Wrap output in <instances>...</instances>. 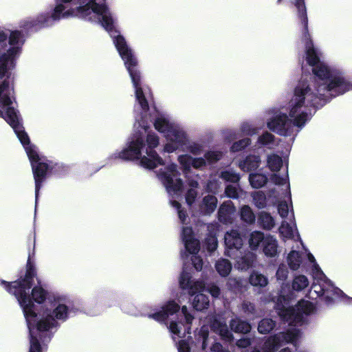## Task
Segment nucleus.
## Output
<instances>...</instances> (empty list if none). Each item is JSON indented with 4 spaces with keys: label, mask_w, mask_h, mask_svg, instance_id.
Returning <instances> with one entry per match:
<instances>
[{
    "label": "nucleus",
    "mask_w": 352,
    "mask_h": 352,
    "mask_svg": "<svg viewBox=\"0 0 352 352\" xmlns=\"http://www.w3.org/2000/svg\"><path fill=\"white\" fill-rule=\"evenodd\" d=\"M102 16L100 23L102 27L108 32H111L114 29L113 19L109 12Z\"/></svg>",
    "instance_id": "50"
},
{
    "label": "nucleus",
    "mask_w": 352,
    "mask_h": 352,
    "mask_svg": "<svg viewBox=\"0 0 352 352\" xmlns=\"http://www.w3.org/2000/svg\"><path fill=\"white\" fill-rule=\"evenodd\" d=\"M36 322H27L30 335L29 352H43L52 338L49 331H40L35 327Z\"/></svg>",
    "instance_id": "10"
},
{
    "label": "nucleus",
    "mask_w": 352,
    "mask_h": 352,
    "mask_svg": "<svg viewBox=\"0 0 352 352\" xmlns=\"http://www.w3.org/2000/svg\"><path fill=\"white\" fill-rule=\"evenodd\" d=\"M218 334L221 336V340L226 342H231L234 340V336L227 325L221 329Z\"/></svg>",
    "instance_id": "55"
},
{
    "label": "nucleus",
    "mask_w": 352,
    "mask_h": 352,
    "mask_svg": "<svg viewBox=\"0 0 352 352\" xmlns=\"http://www.w3.org/2000/svg\"><path fill=\"white\" fill-rule=\"evenodd\" d=\"M307 259L311 263L313 278V283L309 290V298L314 299L318 297H323L327 305H332L337 298L344 295L343 292L335 287L327 278L311 253L308 252Z\"/></svg>",
    "instance_id": "5"
},
{
    "label": "nucleus",
    "mask_w": 352,
    "mask_h": 352,
    "mask_svg": "<svg viewBox=\"0 0 352 352\" xmlns=\"http://www.w3.org/2000/svg\"><path fill=\"white\" fill-rule=\"evenodd\" d=\"M261 163L260 157L255 155H249L245 160L239 162L240 168L246 172L256 170Z\"/></svg>",
    "instance_id": "22"
},
{
    "label": "nucleus",
    "mask_w": 352,
    "mask_h": 352,
    "mask_svg": "<svg viewBox=\"0 0 352 352\" xmlns=\"http://www.w3.org/2000/svg\"><path fill=\"white\" fill-rule=\"evenodd\" d=\"M32 256L29 253L25 274L21 275L17 280L12 282L0 280V285L17 299L27 322H36L38 313L36 312L34 302L43 303L48 295V292L40 285L41 282L38 278L39 285L33 287L34 278L37 276V270Z\"/></svg>",
    "instance_id": "2"
},
{
    "label": "nucleus",
    "mask_w": 352,
    "mask_h": 352,
    "mask_svg": "<svg viewBox=\"0 0 352 352\" xmlns=\"http://www.w3.org/2000/svg\"><path fill=\"white\" fill-rule=\"evenodd\" d=\"M50 162V176L54 175L58 177H62L67 175L68 172V167L62 164L53 163L52 161Z\"/></svg>",
    "instance_id": "36"
},
{
    "label": "nucleus",
    "mask_w": 352,
    "mask_h": 352,
    "mask_svg": "<svg viewBox=\"0 0 352 352\" xmlns=\"http://www.w3.org/2000/svg\"><path fill=\"white\" fill-rule=\"evenodd\" d=\"M186 251L191 254H198L200 250L199 241L197 239H192L189 241H186L184 243Z\"/></svg>",
    "instance_id": "51"
},
{
    "label": "nucleus",
    "mask_w": 352,
    "mask_h": 352,
    "mask_svg": "<svg viewBox=\"0 0 352 352\" xmlns=\"http://www.w3.org/2000/svg\"><path fill=\"white\" fill-rule=\"evenodd\" d=\"M235 255V266L241 270H248L252 267L256 260V255L251 252H245L240 256H238V253Z\"/></svg>",
    "instance_id": "17"
},
{
    "label": "nucleus",
    "mask_w": 352,
    "mask_h": 352,
    "mask_svg": "<svg viewBox=\"0 0 352 352\" xmlns=\"http://www.w3.org/2000/svg\"><path fill=\"white\" fill-rule=\"evenodd\" d=\"M227 287L235 294L242 292L243 288L242 280L236 278H230L227 282Z\"/></svg>",
    "instance_id": "44"
},
{
    "label": "nucleus",
    "mask_w": 352,
    "mask_h": 352,
    "mask_svg": "<svg viewBox=\"0 0 352 352\" xmlns=\"http://www.w3.org/2000/svg\"><path fill=\"white\" fill-rule=\"evenodd\" d=\"M253 200L255 206L259 209L264 208L267 206L266 195L263 191L256 192L253 195Z\"/></svg>",
    "instance_id": "47"
},
{
    "label": "nucleus",
    "mask_w": 352,
    "mask_h": 352,
    "mask_svg": "<svg viewBox=\"0 0 352 352\" xmlns=\"http://www.w3.org/2000/svg\"><path fill=\"white\" fill-rule=\"evenodd\" d=\"M276 324V321L272 318H265L259 321L257 329L261 334H267L275 328Z\"/></svg>",
    "instance_id": "32"
},
{
    "label": "nucleus",
    "mask_w": 352,
    "mask_h": 352,
    "mask_svg": "<svg viewBox=\"0 0 352 352\" xmlns=\"http://www.w3.org/2000/svg\"><path fill=\"white\" fill-rule=\"evenodd\" d=\"M249 181L254 188H260L263 187L268 181L267 177L261 173H250Z\"/></svg>",
    "instance_id": "34"
},
{
    "label": "nucleus",
    "mask_w": 352,
    "mask_h": 352,
    "mask_svg": "<svg viewBox=\"0 0 352 352\" xmlns=\"http://www.w3.org/2000/svg\"><path fill=\"white\" fill-rule=\"evenodd\" d=\"M31 166L35 182V198L36 202L43 183L50 176V162L48 160L47 162L41 160L31 165Z\"/></svg>",
    "instance_id": "12"
},
{
    "label": "nucleus",
    "mask_w": 352,
    "mask_h": 352,
    "mask_svg": "<svg viewBox=\"0 0 352 352\" xmlns=\"http://www.w3.org/2000/svg\"><path fill=\"white\" fill-rule=\"evenodd\" d=\"M179 287L183 290L187 289L190 296L203 288V283L200 281L193 282L189 272L183 271L179 277Z\"/></svg>",
    "instance_id": "16"
},
{
    "label": "nucleus",
    "mask_w": 352,
    "mask_h": 352,
    "mask_svg": "<svg viewBox=\"0 0 352 352\" xmlns=\"http://www.w3.org/2000/svg\"><path fill=\"white\" fill-rule=\"evenodd\" d=\"M204 157L209 164H214L223 157V153L220 151H208L205 153Z\"/></svg>",
    "instance_id": "45"
},
{
    "label": "nucleus",
    "mask_w": 352,
    "mask_h": 352,
    "mask_svg": "<svg viewBox=\"0 0 352 352\" xmlns=\"http://www.w3.org/2000/svg\"><path fill=\"white\" fill-rule=\"evenodd\" d=\"M249 282L252 286L264 287L268 284V279L263 274L253 271L249 277Z\"/></svg>",
    "instance_id": "33"
},
{
    "label": "nucleus",
    "mask_w": 352,
    "mask_h": 352,
    "mask_svg": "<svg viewBox=\"0 0 352 352\" xmlns=\"http://www.w3.org/2000/svg\"><path fill=\"white\" fill-rule=\"evenodd\" d=\"M230 328L232 331L236 333L248 334L251 331L252 325L246 320L236 317L232 318L229 322Z\"/></svg>",
    "instance_id": "18"
},
{
    "label": "nucleus",
    "mask_w": 352,
    "mask_h": 352,
    "mask_svg": "<svg viewBox=\"0 0 352 352\" xmlns=\"http://www.w3.org/2000/svg\"><path fill=\"white\" fill-rule=\"evenodd\" d=\"M286 114L276 116L267 122V127L272 131H281L280 135H286Z\"/></svg>",
    "instance_id": "20"
},
{
    "label": "nucleus",
    "mask_w": 352,
    "mask_h": 352,
    "mask_svg": "<svg viewBox=\"0 0 352 352\" xmlns=\"http://www.w3.org/2000/svg\"><path fill=\"white\" fill-rule=\"evenodd\" d=\"M226 245L225 255L235 258L236 253H241L240 250L243 245V239L241 233L237 230H232L227 232L224 236Z\"/></svg>",
    "instance_id": "11"
},
{
    "label": "nucleus",
    "mask_w": 352,
    "mask_h": 352,
    "mask_svg": "<svg viewBox=\"0 0 352 352\" xmlns=\"http://www.w3.org/2000/svg\"><path fill=\"white\" fill-rule=\"evenodd\" d=\"M191 162H192V166L196 169L201 168L206 166V161L205 160V157L204 158H203V157L193 158L192 157Z\"/></svg>",
    "instance_id": "61"
},
{
    "label": "nucleus",
    "mask_w": 352,
    "mask_h": 352,
    "mask_svg": "<svg viewBox=\"0 0 352 352\" xmlns=\"http://www.w3.org/2000/svg\"><path fill=\"white\" fill-rule=\"evenodd\" d=\"M13 129L23 147H25L31 144L30 138L28 133L25 131L24 127L22 124L14 127Z\"/></svg>",
    "instance_id": "42"
},
{
    "label": "nucleus",
    "mask_w": 352,
    "mask_h": 352,
    "mask_svg": "<svg viewBox=\"0 0 352 352\" xmlns=\"http://www.w3.org/2000/svg\"><path fill=\"white\" fill-rule=\"evenodd\" d=\"M217 272L223 277L229 275L232 270V264L228 259H220L215 265Z\"/></svg>",
    "instance_id": "37"
},
{
    "label": "nucleus",
    "mask_w": 352,
    "mask_h": 352,
    "mask_svg": "<svg viewBox=\"0 0 352 352\" xmlns=\"http://www.w3.org/2000/svg\"><path fill=\"white\" fill-rule=\"evenodd\" d=\"M309 285L308 278L305 275L298 274L294 277L292 283V289L296 292H302Z\"/></svg>",
    "instance_id": "30"
},
{
    "label": "nucleus",
    "mask_w": 352,
    "mask_h": 352,
    "mask_svg": "<svg viewBox=\"0 0 352 352\" xmlns=\"http://www.w3.org/2000/svg\"><path fill=\"white\" fill-rule=\"evenodd\" d=\"M217 206V199L215 196L208 195L203 199L202 210L206 214H212Z\"/></svg>",
    "instance_id": "27"
},
{
    "label": "nucleus",
    "mask_w": 352,
    "mask_h": 352,
    "mask_svg": "<svg viewBox=\"0 0 352 352\" xmlns=\"http://www.w3.org/2000/svg\"><path fill=\"white\" fill-rule=\"evenodd\" d=\"M294 4L299 19L303 25L305 37L306 61L312 67L314 76L309 80H300L295 87L294 94L287 102V122L297 129V134L311 119L315 111L313 108L322 107L331 98L352 90V82L339 69L330 67L320 60V50L315 47L308 33V18L304 0H291ZM290 131L287 122V135Z\"/></svg>",
    "instance_id": "1"
},
{
    "label": "nucleus",
    "mask_w": 352,
    "mask_h": 352,
    "mask_svg": "<svg viewBox=\"0 0 352 352\" xmlns=\"http://www.w3.org/2000/svg\"><path fill=\"white\" fill-rule=\"evenodd\" d=\"M182 237L184 243H186V241L195 239L192 228L191 227H183Z\"/></svg>",
    "instance_id": "56"
},
{
    "label": "nucleus",
    "mask_w": 352,
    "mask_h": 352,
    "mask_svg": "<svg viewBox=\"0 0 352 352\" xmlns=\"http://www.w3.org/2000/svg\"><path fill=\"white\" fill-rule=\"evenodd\" d=\"M69 308L64 304H58L53 311L47 309L41 317L36 320L35 327L40 331H50L58 326L57 320L65 321L68 318Z\"/></svg>",
    "instance_id": "8"
},
{
    "label": "nucleus",
    "mask_w": 352,
    "mask_h": 352,
    "mask_svg": "<svg viewBox=\"0 0 352 352\" xmlns=\"http://www.w3.org/2000/svg\"><path fill=\"white\" fill-rule=\"evenodd\" d=\"M166 138L170 142L177 143L180 146L186 144L187 140L185 132L173 126L171 129L166 135Z\"/></svg>",
    "instance_id": "23"
},
{
    "label": "nucleus",
    "mask_w": 352,
    "mask_h": 352,
    "mask_svg": "<svg viewBox=\"0 0 352 352\" xmlns=\"http://www.w3.org/2000/svg\"><path fill=\"white\" fill-rule=\"evenodd\" d=\"M284 342H286V331L270 337L265 342V347L270 352H275L280 349Z\"/></svg>",
    "instance_id": "19"
},
{
    "label": "nucleus",
    "mask_w": 352,
    "mask_h": 352,
    "mask_svg": "<svg viewBox=\"0 0 352 352\" xmlns=\"http://www.w3.org/2000/svg\"><path fill=\"white\" fill-rule=\"evenodd\" d=\"M197 192L193 189H189L186 192V201L189 205L191 206L195 201V199L197 197Z\"/></svg>",
    "instance_id": "62"
},
{
    "label": "nucleus",
    "mask_w": 352,
    "mask_h": 352,
    "mask_svg": "<svg viewBox=\"0 0 352 352\" xmlns=\"http://www.w3.org/2000/svg\"><path fill=\"white\" fill-rule=\"evenodd\" d=\"M180 306L173 300H168L161 307V309L154 313L148 314V318L153 319L158 322H165L170 316L177 313Z\"/></svg>",
    "instance_id": "14"
},
{
    "label": "nucleus",
    "mask_w": 352,
    "mask_h": 352,
    "mask_svg": "<svg viewBox=\"0 0 352 352\" xmlns=\"http://www.w3.org/2000/svg\"><path fill=\"white\" fill-rule=\"evenodd\" d=\"M217 230L212 228L209 230L208 233L204 241V245L207 250L210 252H214L218 246Z\"/></svg>",
    "instance_id": "26"
},
{
    "label": "nucleus",
    "mask_w": 352,
    "mask_h": 352,
    "mask_svg": "<svg viewBox=\"0 0 352 352\" xmlns=\"http://www.w3.org/2000/svg\"><path fill=\"white\" fill-rule=\"evenodd\" d=\"M90 5L89 1L85 5L77 7L76 10H74V12H76L75 14L83 19L89 16L92 12Z\"/></svg>",
    "instance_id": "49"
},
{
    "label": "nucleus",
    "mask_w": 352,
    "mask_h": 352,
    "mask_svg": "<svg viewBox=\"0 0 352 352\" xmlns=\"http://www.w3.org/2000/svg\"><path fill=\"white\" fill-rule=\"evenodd\" d=\"M226 325L225 322L221 321L217 318H214L211 322L210 327L214 332L218 333V332Z\"/></svg>",
    "instance_id": "59"
},
{
    "label": "nucleus",
    "mask_w": 352,
    "mask_h": 352,
    "mask_svg": "<svg viewBox=\"0 0 352 352\" xmlns=\"http://www.w3.org/2000/svg\"><path fill=\"white\" fill-rule=\"evenodd\" d=\"M113 42L130 75L133 87L135 89V98L141 107L142 113H146L149 110V105L142 88V76L138 67V60L133 54L132 50L128 46L123 36L118 35L116 36Z\"/></svg>",
    "instance_id": "4"
},
{
    "label": "nucleus",
    "mask_w": 352,
    "mask_h": 352,
    "mask_svg": "<svg viewBox=\"0 0 352 352\" xmlns=\"http://www.w3.org/2000/svg\"><path fill=\"white\" fill-rule=\"evenodd\" d=\"M150 121L153 122L156 130L160 133H165L166 135L173 126V124H171L168 120L162 116L157 117L155 120H153L150 118Z\"/></svg>",
    "instance_id": "25"
},
{
    "label": "nucleus",
    "mask_w": 352,
    "mask_h": 352,
    "mask_svg": "<svg viewBox=\"0 0 352 352\" xmlns=\"http://www.w3.org/2000/svg\"><path fill=\"white\" fill-rule=\"evenodd\" d=\"M31 165L39 162L41 160L35 145L30 144L24 147Z\"/></svg>",
    "instance_id": "40"
},
{
    "label": "nucleus",
    "mask_w": 352,
    "mask_h": 352,
    "mask_svg": "<svg viewBox=\"0 0 352 352\" xmlns=\"http://www.w3.org/2000/svg\"><path fill=\"white\" fill-rule=\"evenodd\" d=\"M226 195L232 199H238L239 198V192L237 187L233 185H228L225 189Z\"/></svg>",
    "instance_id": "57"
},
{
    "label": "nucleus",
    "mask_w": 352,
    "mask_h": 352,
    "mask_svg": "<svg viewBox=\"0 0 352 352\" xmlns=\"http://www.w3.org/2000/svg\"><path fill=\"white\" fill-rule=\"evenodd\" d=\"M257 223L260 228L270 230L275 226L274 219L272 215L265 211H261L258 214Z\"/></svg>",
    "instance_id": "24"
},
{
    "label": "nucleus",
    "mask_w": 352,
    "mask_h": 352,
    "mask_svg": "<svg viewBox=\"0 0 352 352\" xmlns=\"http://www.w3.org/2000/svg\"><path fill=\"white\" fill-rule=\"evenodd\" d=\"M65 7L64 5L60 3L58 4L54 9L50 17V23L59 20L61 17H66L70 15H73L74 10H69L64 12Z\"/></svg>",
    "instance_id": "28"
},
{
    "label": "nucleus",
    "mask_w": 352,
    "mask_h": 352,
    "mask_svg": "<svg viewBox=\"0 0 352 352\" xmlns=\"http://www.w3.org/2000/svg\"><path fill=\"white\" fill-rule=\"evenodd\" d=\"M287 219H289L290 223L287 222V241H292L291 243L292 250L287 254V265L292 270H296L302 263V256L300 250L303 249L304 245L298 233L296 223L294 220V213L291 200L287 199ZM290 245V242L287 241V246Z\"/></svg>",
    "instance_id": "7"
},
{
    "label": "nucleus",
    "mask_w": 352,
    "mask_h": 352,
    "mask_svg": "<svg viewBox=\"0 0 352 352\" xmlns=\"http://www.w3.org/2000/svg\"><path fill=\"white\" fill-rule=\"evenodd\" d=\"M21 36V34L19 31L15 30L12 32L9 36V44L10 45H16L19 43Z\"/></svg>",
    "instance_id": "63"
},
{
    "label": "nucleus",
    "mask_w": 352,
    "mask_h": 352,
    "mask_svg": "<svg viewBox=\"0 0 352 352\" xmlns=\"http://www.w3.org/2000/svg\"><path fill=\"white\" fill-rule=\"evenodd\" d=\"M91 11L98 15H102L109 12V8L105 3L100 4L96 0H89Z\"/></svg>",
    "instance_id": "48"
},
{
    "label": "nucleus",
    "mask_w": 352,
    "mask_h": 352,
    "mask_svg": "<svg viewBox=\"0 0 352 352\" xmlns=\"http://www.w3.org/2000/svg\"><path fill=\"white\" fill-rule=\"evenodd\" d=\"M251 144V140L249 138H243L232 144L230 147V151L236 153L245 149Z\"/></svg>",
    "instance_id": "46"
},
{
    "label": "nucleus",
    "mask_w": 352,
    "mask_h": 352,
    "mask_svg": "<svg viewBox=\"0 0 352 352\" xmlns=\"http://www.w3.org/2000/svg\"><path fill=\"white\" fill-rule=\"evenodd\" d=\"M263 251L267 256L272 257L277 253L278 244L276 239L272 236L267 237L265 242H263Z\"/></svg>",
    "instance_id": "29"
},
{
    "label": "nucleus",
    "mask_w": 352,
    "mask_h": 352,
    "mask_svg": "<svg viewBox=\"0 0 352 352\" xmlns=\"http://www.w3.org/2000/svg\"><path fill=\"white\" fill-rule=\"evenodd\" d=\"M18 50L19 47H12L7 52L0 56V79H3L4 77L10 78V70L13 69L15 67L14 57Z\"/></svg>",
    "instance_id": "13"
},
{
    "label": "nucleus",
    "mask_w": 352,
    "mask_h": 352,
    "mask_svg": "<svg viewBox=\"0 0 352 352\" xmlns=\"http://www.w3.org/2000/svg\"><path fill=\"white\" fill-rule=\"evenodd\" d=\"M243 311L248 316H254L256 314L255 305L251 302L244 301L242 303Z\"/></svg>",
    "instance_id": "53"
},
{
    "label": "nucleus",
    "mask_w": 352,
    "mask_h": 352,
    "mask_svg": "<svg viewBox=\"0 0 352 352\" xmlns=\"http://www.w3.org/2000/svg\"><path fill=\"white\" fill-rule=\"evenodd\" d=\"M264 234L261 232H254L250 234L249 239L250 247L252 250H256L258 248L263 246V242H265Z\"/></svg>",
    "instance_id": "35"
},
{
    "label": "nucleus",
    "mask_w": 352,
    "mask_h": 352,
    "mask_svg": "<svg viewBox=\"0 0 352 352\" xmlns=\"http://www.w3.org/2000/svg\"><path fill=\"white\" fill-rule=\"evenodd\" d=\"M188 151L195 155H200L203 151V146L201 144L193 143L188 146Z\"/></svg>",
    "instance_id": "64"
},
{
    "label": "nucleus",
    "mask_w": 352,
    "mask_h": 352,
    "mask_svg": "<svg viewBox=\"0 0 352 352\" xmlns=\"http://www.w3.org/2000/svg\"><path fill=\"white\" fill-rule=\"evenodd\" d=\"M221 177L225 181L232 183H238L241 178L238 173L231 170L222 171Z\"/></svg>",
    "instance_id": "52"
},
{
    "label": "nucleus",
    "mask_w": 352,
    "mask_h": 352,
    "mask_svg": "<svg viewBox=\"0 0 352 352\" xmlns=\"http://www.w3.org/2000/svg\"><path fill=\"white\" fill-rule=\"evenodd\" d=\"M52 25V23H50V14L42 13L38 14L36 18L23 21L21 27L28 31L36 32Z\"/></svg>",
    "instance_id": "15"
},
{
    "label": "nucleus",
    "mask_w": 352,
    "mask_h": 352,
    "mask_svg": "<svg viewBox=\"0 0 352 352\" xmlns=\"http://www.w3.org/2000/svg\"><path fill=\"white\" fill-rule=\"evenodd\" d=\"M142 128L144 130L145 133L148 132L146 142L147 143V147H157L159 145V138L158 136L153 132H148V129H149V126L146 123L144 124V118H142Z\"/></svg>",
    "instance_id": "38"
},
{
    "label": "nucleus",
    "mask_w": 352,
    "mask_h": 352,
    "mask_svg": "<svg viewBox=\"0 0 352 352\" xmlns=\"http://www.w3.org/2000/svg\"><path fill=\"white\" fill-rule=\"evenodd\" d=\"M14 129L21 124L18 119L16 112L14 107H8L6 108L4 115H0Z\"/></svg>",
    "instance_id": "31"
},
{
    "label": "nucleus",
    "mask_w": 352,
    "mask_h": 352,
    "mask_svg": "<svg viewBox=\"0 0 352 352\" xmlns=\"http://www.w3.org/2000/svg\"><path fill=\"white\" fill-rule=\"evenodd\" d=\"M177 165L172 164L166 167V170H160L158 177L169 193H178L184 188V183L179 177Z\"/></svg>",
    "instance_id": "9"
},
{
    "label": "nucleus",
    "mask_w": 352,
    "mask_h": 352,
    "mask_svg": "<svg viewBox=\"0 0 352 352\" xmlns=\"http://www.w3.org/2000/svg\"><path fill=\"white\" fill-rule=\"evenodd\" d=\"M240 216L241 219L247 223L251 224L255 221V215L251 208L248 205L241 207Z\"/></svg>",
    "instance_id": "39"
},
{
    "label": "nucleus",
    "mask_w": 352,
    "mask_h": 352,
    "mask_svg": "<svg viewBox=\"0 0 352 352\" xmlns=\"http://www.w3.org/2000/svg\"><path fill=\"white\" fill-rule=\"evenodd\" d=\"M191 160L192 157L187 154L179 155L178 157L179 162L186 170H189L192 166Z\"/></svg>",
    "instance_id": "54"
},
{
    "label": "nucleus",
    "mask_w": 352,
    "mask_h": 352,
    "mask_svg": "<svg viewBox=\"0 0 352 352\" xmlns=\"http://www.w3.org/2000/svg\"><path fill=\"white\" fill-rule=\"evenodd\" d=\"M191 261L193 267L197 272H199L202 270L203 260L200 256H198L197 254H192Z\"/></svg>",
    "instance_id": "60"
},
{
    "label": "nucleus",
    "mask_w": 352,
    "mask_h": 352,
    "mask_svg": "<svg viewBox=\"0 0 352 352\" xmlns=\"http://www.w3.org/2000/svg\"><path fill=\"white\" fill-rule=\"evenodd\" d=\"M274 140V136L272 133H270L267 131L263 133L258 138V142L263 145H267L271 142H272Z\"/></svg>",
    "instance_id": "58"
},
{
    "label": "nucleus",
    "mask_w": 352,
    "mask_h": 352,
    "mask_svg": "<svg viewBox=\"0 0 352 352\" xmlns=\"http://www.w3.org/2000/svg\"><path fill=\"white\" fill-rule=\"evenodd\" d=\"M314 304L302 300L294 307H287V352H309L300 349L302 331L300 327L308 324V317L314 312Z\"/></svg>",
    "instance_id": "3"
},
{
    "label": "nucleus",
    "mask_w": 352,
    "mask_h": 352,
    "mask_svg": "<svg viewBox=\"0 0 352 352\" xmlns=\"http://www.w3.org/2000/svg\"><path fill=\"white\" fill-rule=\"evenodd\" d=\"M199 292L197 291L195 294L190 296L193 297L190 300H192V305L195 310L203 311L208 308L210 300L207 295Z\"/></svg>",
    "instance_id": "21"
},
{
    "label": "nucleus",
    "mask_w": 352,
    "mask_h": 352,
    "mask_svg": "<svg viewBox=\"0 0 352 352\" xmlns=\"http://www.w3.org/2000/svg\"><path fill=\"white\" fill-rule=\"evenodd\" d=\"M144 146L143 135L140 131H138L134 134L133 139L129 143L128 147L119 153L118 157L124 160H140L141 166L150 170L160 165H164V161L155 150V147H147L146 151L147 156L142 157L141 151Z\"/></svg>",
    "instance_id": "6"
},
{
    "label": "nucleus",
    "mask_w": 352,
    "mask_h": 352,
    "mask_svg": "<svg viewBox=\"0 0 352 352\" xmlns=\"http://www.w3.org/2000/svg\"><path fill=\"white\" fill-rule=\"evenodd\" d=\"M231 208L230 206L223 204L219 208L218 210V219L220 222L223 223H227L230 222V209Z\"/></svg>",
    "instance_id": "43"
},
{
    "label": "nucleus",
    "mask_w": 352,
    "mask_h": 352,
    "mask_svg": "<svg viewBox=\"0 0 352 352\" xmlns=\"http://www.w3.org/2000/svg\"><path fill=\"white\" fill-rule=\"evenodd\" d=\"M283 164V160L278 155H272L268 156L267 166L272 171H278Z\"/></svg>",
    "instance_id": "41"
}]
</instances>
